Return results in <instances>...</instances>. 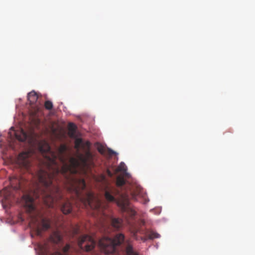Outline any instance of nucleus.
Masks as SVG:
<instances>
[{
	"instance_id": "nucleus-1",
	"label": "nucleus",
	"mask_w": 255,
	"mask_h": 255,
	"mask_svg": "<svg viewBox=\"0 0 255 255\" xmlns=\"http://www.w3.org/2000/svg\"><path fill=\"white\" fill-rule=\"evenodd\" d=\"M38 147L44 156L43 167L34 174L31 173L33 181L30 182L22 177L10 178V186L0 191V195L2 197V206L6 208L14 199L13 190H21L24 193L22 197L23 205L30 218V226L38 236H41L42 231L50 228L51 221L44 217L36 208L35 199H39L49 208L60 206L61 211L64 214H69L72 211L71 203L68 199L64 198L59 187L58 180L60 178H63L62 182L65 184L67 190L84 205L92 207L95 197L93 193L86 190L85 180L76 176L79 167L84 169L91 167L93 164V158L84 165L80 160L78 154V159L70 157L67 162L64 157L67 150L65 145L61 144L57 153L51 151L45 140L39 141Z\"/></svg>"
},
{
	"instance_id": "nucleus-2",
	"label": "nucleus",
	"mask_w": 255,
	"mask_h": 255,
	"mask_svg": "<svg viewBox=\"0 0 255 255\" xmlns=\"http://www.w3.org/2000/svg\"><path fill=\"white\" fill-rule=\"evenodd\" d=\"M128 176V218H132L136 215L135 207L131 205L130 201L140 202L143 204H147L149 201L147 194L140 185L130 176Z\"/></svg>"
},
{
	"instance_id": "nucleus-3",
	"label": "nucleus",
	"mask_w": 255,
	"mask_h": 255,
	"mask_svg": "<svg viewBox=\"0 0 255 255\" xmlns=\"http://www.w3.org/2000/svg\"><path fill=\"white\" fill-rule=\"evenodd\" d=\"M68 128L69 136L75 138V148L78 150L81 148L84 151V153L79 154V158L83 164L86 165L87 162L93 158L90 150L91 143L89 141H84L81 138L77 137L76 134L77 127L74 123H69Z\"/></svg>"
},
{
	"instance_id": "nucleus-4",
	"label": "nucleus",
	"mask_w": 255,
	"mask_h": 255,
	"mask_svg": "<svg viewBox=\"0 0 255 255\" xmlns=\"http://www.w3.org/2000/svg\"><path fill=\"white\" fill-rule=\"evenodd\" d=\"M124 236L122 234H117L113 239L104 237L100 240L99 246L101 251L105 254H112L115 253L117 247L124 242Z\"/></svg>"
},
{
	"instance_id": "nucleus-5",
	"label": "nucleus",
	"mask_w": 255,
	"mask_h": 255,
	"mask_svg": "<svg viewBox=\"0 0 255 255\" xmlns=\"http://www.w3.org/2000/svg\"><path fill=\"white\" fill-rule=\"evenodd\" d=\"M144 223L145 222L144 220L141 219L137 220L135 221L133 225H130L129 227L130 223L128 221V232H130L131 235L134 239H137L136 237V234L137 233L145 234L149 239H154L159 238V234L152 231H146L145 233L144 231H141L140 228L142 226L144 225Z\"/></svg>"
},
{
	"instance_id": "nucleus-6",
	"label": "nucleus",
	"mask_w": 255,
	"mask_h": 255,
	"mask_svg": "<svg viewBox=\"0 0 255 255\" xmlns=\"http://www.w3.org/2000/svg\"><path fill=\"white\" fill-rule=\"evenodd\" d=\"M29 152H23L20 153L17 157V162L19 167L24 170L31 172V162Z\"/></svg>"
},
{
	"instance_id": "nucleus-7",
	"label": "nucleus",
	"mask_w": 255,
	"mask_h": 255,
	"mask_svg": "<svg viewBox=\"0 0 255 255\" xmlns=\"http://www.w3.org/2000/svg\"><path fill=\"white\" fill-rule=\"evenodd\" d=\"M78 246L85 251L89 252L94 249L96 242L92 237L88 235H84L79 238L78 243Z\"/></svg>"
},
{
	"instance_id": "nucleus-8",
	"label": "nucleus",
	"mask_w": 255,
	"mask_h": 255,
	"mask_svg": "<svg viewBox=\"0 0 255 255\" xmlns=\"http://www.w3.org/2000/svg\"><path fill=\"white\" fill-rule=\"evenodd\" d=\"M115 173L118 174L117 178V185L122 186L125 183V177L128 175L126 165L124 162H121L115 169Z\"/></svg>"
},
{
	"instance_id": "nucleus-9",
	"label": "nucleus",
	"mask_w": 255,
	"mask_h": 255,
	"mask_svg": "<svg viewBox=\"0 0 255 255\" xmlns=\"http://www.w3.org/2000/svg\"><path fill=\"white\" fill-rule=\"evenodd\" d=\"M62 240V237L59 231H54L52 233L50 237V240L54 244H58Z\"/></svg>"
},
{
	"instance_id": "nucleus-10",
	"label": "nucleus",
	"mask_w": 255,
	"mask_h": 255,
	"mask_svg": "<svg viewBox=\"0 0 255 255\" xmlns=\"http://www.w3.org/2000/svg\"><path fill=\"white\" fill-rule=\"evenodd\" d=\"M16 138L19 141H23L27 138V133L23 129L20 130V135H18L17 132H15Z\"/></svg>"
},
{
	"instance_id": "nucleus-11",
	"label": "nucleus",
	"mask_w": 255,
	"mask_h": 255,
	"mask_svg": "<svg viewBox=\"0 0 255 255\" xmlns=\"http://www.w3.org/2000/svg\"><path fill=\"white\" fill-rule=\"evenodd\" d=\"M105 196L106 200L109 202H115L116 201V199L115 197L112 195V192L109 191H106L105 193Z\"/></svg>"
},
{
	"instance_id": "nucleus-12",
	"label": "nucleus",
	"mask_w": 255,
	"mask_h": 255,
	"mask_svg": "<svg viewBox=\"0 0 255 255\" xmlns=\"http://www.w3.org/2000/svg\"><path fill=\"white\" fill-rule=\"evenodd\" d=\"M112 225L115 229H118L120 228L121 223L119 219L114 218L112 220Z\"/></svg>"
},
{
	"instance_id": "nucleus-13",
	"label": "nucleus",
	"mask_w": 255,
	"mask_h": 255,
	"mask_svg": "<svg viewBox=\"0 0 255 255\" xmlns=\"http://www.w3.org/2000/svg\"><path fill=\"white\" fill-rule=\"evenodd\" d=\"M45 107L47 110H51L53 108V104L51 101H47L45 103Z\"/></svg>"
},
{
	"instance_id": "nucleus-14",
	"label": "nucleus",
	"mask_w": 255,
	"mask_h": 255,
	"mask_svg": "<svg viewBox=\"0 0 255 255\" xmlns=\"http://www.w3.org/2000/svg\"><path fill=\"white\" fill-rule=\"evenodd\" d=\"M117 204H118V205L119 206H120L122 209H123V210H126V208H127V207H126V204L125 202L124 201H121V202H120V201H118L117 202Z\"/></svg>"
},
{
	"instance_id": "nucleus-15",
	"label": "nucleus",
	"mask_w": 255,
	"mask_h": 255,
	"mask_svg": "<svg viewBox=\"0 0 255 255\" xmlns=\"http://www.w3.org/2000/svg\"><path fill=\"white\" fill-rule=\"evenodd\" d=\"M70 245L68 244H67L63 248V252L64 253H67L69 250L70 249Z\"/></svg>"
},
{
	"instance_id": "nucleus-16",
	"label": "nucleus",
	"mask_w": 255,
	"mask_h": 255,
	"mask_svg": "<svg viewBox=\"0 0 255 255\" xmlns=\"http://www.w3.org/2000/svg\"><path fill=\"white\" fill-rule=\"evenodd\" d=\"M50 255H63L61 252L56 251L55 253L51 254Z\"/></svg>"
},
{
	"instance_id": "nucleus-17",
	"label": "nucleus",
	"mask_w": 255,
	"mask_h": 255,
	"mask_svg": "<svg viewBox=\"0 0 255 255\" xmlns=\"http://www.w3.org/2000/svg\"><path fill=\"white\" fill-rule=\"evenodd\" d=\"M109 153L110 155H114L116 154V152L111 149L109 150Z\"/></svg>"
},
{
	"instance_id": "nucleus-18",
	"label": "nucleus",
	"mask_w": 255,
	"mask_h": 255,
	"mask_svg": "<svg viewBox=\"0 0 255 255\" xmlns=\"http://www.w3.org/2000/svg\"><path fill=\"white\" fill-rule=\"evenodd\" d=\"M98 150L102 154L104 153V150L103 148H99Z\"/></svg>"
},
{
	"instance_id": "nucleus-19",
	"label": "nucleus",
	"mask_w": 255,
	"mask_h": 255,
	"mask_svg": "<svg viewBox=\"0 0 255 255\" xmlns=\"http://www.w3.org/2000/svg\"><path fill=\"white\" fill-rule=\"evenodd\" d=\"M126 254H128V247L126 249Z\"/></svg>"
},
{
	"instance_id": "nucleus-20",
	"label": "nucleus",
	"mask_w": 255,
	"mask_h": 255,
	"mask_svg": "<svg viewBox=\"0 0 255 255\" xmlns=\"http://www.w3.org/2000/svg\"><path fill=\"white\" fill-rule=\"evenodd\" d=\"M109 174L111 176L112 175V173L110 172H109Z\"/></svg>"
}]
</instances>
